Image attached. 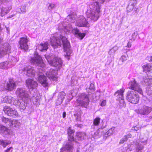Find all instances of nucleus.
I'll use <instances>...</instances> for the list:
<instances>
[{
  "mask_svg": "<svg viewBox=\"0 0 152 152\" xmlns=\"http://www.w3.org/2000/svg\"><path fill=\"white\" fill-rule=\"evenodd\" d=\"M50 40L51 45L54 48L60 47L63 45L64 50L66 52L65 56L67 57L68 59L69 60V57L71 56L72 51L70 48V43L67 38L61 35L60 38L53 36L50 38Z\"/></svg>",
  "mask_w": 152,
  "mask_h": 152,
  "instance_id": "f257e3e1",
  "label": "nucleus"
},
{
  "mask_svg": "<svg viewBox=\"0 0 152 152\" xmlns=\"http://www.w3.org/2000/svg\"><path fill=\"white\" fill-rule=\"evenodd\" d=\"M90 11L88 12L87 14V19H86L83 16H80L79 17L77 18L75 23V25L79 27H89L90 25L88 23L90 20H92L95 21L96 20H94L88 17V15H89Z\"/></svg>",
  "mask_w": 152,
  "mask_h": 152,
  "instance_id": "f03ea898",
  "label": "nucleus"
},
{
  "mask_svg": "<svg viewBox=\"0 0 152 152\" xmlns=\"http://www.w3.org/2000/svg\"><path fill=\"white\" fill-rule=\"evenodd\" d=\"M126 98L129 102L134 104L137 103L139 100L138 94L135 91L133 90L129 91L127 92Z\"/></svg>",
  "mask_w": 152,
  "mask_h": 152,
  "instance_id": "7ed1b4c3",
  "label": "nucleus"
},
{
  "mask_svg": "<svg viewBox=\"0 0 152 152\" xmlns=\"http://www.w3.org/2000/svg\"><path fill=\"white\" fill-rule=\"evenodd\" d=\"M45 57L47 60L49 64L52 66L56 67L59 68L62 66V61L61 59L60 58L54 57L53 60H51L53 56H50L48 55H45Z\"/></svg>",
  "mask_w": 152,
  "mask_h": 152,
  "instance_id": "20e7f679",
  "label": "nucleus"
},
{
  "mask_svg": "<svg viewBox=\"0 0 152 152\" xmlns=\"http://www.w3.org/2000/svg\"><path fill=\"white\" fill-rule=\"evenodd\" d=\"M31 63L40 66L42 71H45V65L42 62L41 57L37 53H35L34 57L31 58Z\"/></svg>",
  "mask_w": 152,
  "mask_h": 152,
  "instance_id": "39448f33",
  "label": "nucleus"
},
{
  "mask_svg": "<svg viewBox=\"0 0 152 152\" xmlns=\"http://www.w3.org/2000/svg\"><path fill=\"white\" fill-rule=\"evenodd\" d=\"M77 101L80 106L86 108L89 104L90 101L88 95L84 93L80 94Z\"/></svg>",
  "mask_w": 152,
  "mask_h": 152,
  "instance_id": "423d86ee",
  "label": "nucleus"
},
{
  "mask_svg": "<svg viewBox=\"0 0 152 152\" xmlns=\"http://www.w3.org/2000/svg\"><path fill=\"white\" fill-rule=\"evenodd\" d=\"M75 141L73 136H70L64 146L61 149L60 152H71L73 149V142Z\"/></svg>",
  "mask_w": 152,
  "mask_h": 152,
  "instance_id": "0eeeda50",
  "label": "nucleus"
},
{
  "mask_svg": "<svg viewBox=\"0 0 152 152\" xmlns=\"http://www.w3.org/2000/svg\"><path fill=\"white\" fill-rule=\"evenodd\" d=\"M129 88L132 89L134 91H136L140 94L142 95V91L140 88V85L135 79L130 81L128 84Z\"/></svg>",
  "mask_w": 152,
  "mask_h": 152,
  "instance_id": "6e6552de",
  "label": "nucleus"
},
{
  "mask_svg": "<svg viewBox=\"0 0 152 152\" xmlns=\"http://www.w3.org/2000/svg\"><path fill=\"white\" fill-rule=\"evenodd\" d=\"M3 111L5 114L12 117H16L18 115L16 110L8 106H5L4 107Z\"/></svg>",
  "mask_w": 152,
  "mask_h": 152,
  "instance_id": "1a4fd4ad",
  "label": "nucleus"
},
{
  "mask_svg": "<svg viewBox=\"0 0 152 152\" xmlns=\"http://www.w3.org/2000/svg\"><path fill=\"white\" fill-rule=\"evenodd\" d=\"M16 94L18 97L22 99H28L29 98L27 91L23 88H18L16 91Z\"/></svg>",
  "mask_w": 152,
  "mask_h": 152,
  "instance_id": "9d476101",
  "label": "nucleus"
},
{
  "mask_svg": "<svg viewBox=\"0 0 152 152\" xmlns=\"http://www.w3.org/2000/svg\"><path fill=\"white\" fill-rule=\"evenodd\" d=\"M28 41V39L26 36L21 38L19 41V44L20 45L19 48L20 49H23L25 50H27L28 48L27 42Z\"/></svg>",
  "mask_w": 152,
  "mask_h": 152,
  "instance_id": "9b49d317",
  "label": "nucleus"
},
{
  "mask_svg": "<svg viewBox=\"0 0 152 152\" xmlns=\"http://www.w3.org/2000/svg\"><path fill=\"white\" fill-rule=\"evenodd\" d=\"M28 99H18L15 100L13 103V105L19 108L20 110H23L26 109L27 106L26 101Z\"/></svg>",
  "mask_w": 152,
  "mask_h": 152,
  "instance_id": "f8f14e48",
  "label": "nucleus"
},
{
  "mask_svg": "<svg viewBox=\"0 0 152 152\" xmlns=\"http://www.w3.org/2000/svg\"><path fill=\"white\" fill-rule=\"evenodd\" d=\"M10 47L8 43L1 44L0 46V57H2L6 54L10 52Z\"/></svg>",
  "mask_w": 152,
  "mask_h": 152,
  "instance_id": "ddd939ff",
  "label": "nucleus"
},
{
  "mask_svg": "<svg viewBox=\"0 0 152 152\" xmlns=\"http://www.w3.org/2000/svg\"><path fill=\"white\" fill-rule=\"evenodd\" d=\"M152 111V108L144 105L141 109L136 110V112L139 114L146 115L149 114Z\"/></svg>",
  "mask_w": 152,
  "mask_h": 152,
  "instance_id": "4468645a",
  "label": "nucleus"
},
{
  "mask_svg": "<svg viewBox=\"0 0 152 152\" xmlns=\"http://www.w3.org/2000/svg\"><path fill=\"white\" fill-rule=\"evenodd\" d=\"M38 79L39 82L45 87L48 86V83L47 81V77L44 75V74L41 73L39 74Z\"/></svg>",
  "mask_w": 152,
  "mask_h": 152,
  "instance_id": "2eb2a0df",
  "label": "nucleus"
},
{
  "mask_svg": "<svg viewBox=\"0 0 152 152\" xmlns=\"http://www.w3.org/2000/svg\"><path fill=\"white\" fill-rule=\"evenodd\" d=\"M47 76L51 80L56 81L57 79V72L53 69H50L46 73Z\"/></svg>",
  "mask_w": 152,
  "mask_h": 152,
  "instance_id": "dca6fc26",
  "label": "nucleus"
},
{
  "mask_svg": "<svg viewBox=\"0 0 152 152\" xmlns=\"http://www.w3.org/2000/svg\"><path fill=\"white\" fill-rule=\"evenodd\" d=\"M23 71L26 72V75L30 77H33L35 73V71L30 67H24L22 69Z\"/></svg>",
  "mask_w": 152,
  "mask_h": 152,
  "instance_id": "f3484780",
  "label": "nucleus"
},
{
  "mask_svg": "<svg viewBox=\"0 0 152 152\" xmlns=\"http://www.w3.org/2000/svg\"><path fill=\"white\" fill-rule=\"evenodd\" d=\"M16 84L12 79H10L7 83L6 89L9 91H11L16 87Z\"/></svg>",
  "mask_w": 152,
  "mask_h": 152,
  "instance_id": "a211bd4d",
  "label": "nucleus"
},
{
  "mask_svg": "<svg viewBox=\"0 0 152 152\" xmlns=\"http://www.w3.org/2000/svg\"><path fill=\"white\" fill-rule=\"evenodd\" d=\"M27 86L30 89L36 88L37 86V82L31 79H29L26 80Z\"/></svg>",
  "mask_w": 152,
  "mask_h": 152,
  "instance_id": "6ab92c4d",
  "label": "nucleus"
},
{
  "mask_svg": "<svg viewBox=\"0 0 152 152\" xmlns=\"http://www.w3.org/2000/svg\"><path fill=\"white\" fill-rule=\"evenodd\" d=\"M72 32L75 36L80 38L82 39L85 36V34L80 32L79 30L77 28H75L72 31Z\"/></svg>",
  "mask_w": 152,
  "mask_h": 152,
  "instance_id": "aec40b11",
  "label": "nucleus"
},
{
  "mask_svg": "<svg viewBox=\"0 0 152 152\" xmlns=\"http://www.w3.org/2000/svg\"><path fill=\"white\" fill-rule=\"evenodd\" d=\"M10 7L5 6L1 9V16L3 17L8 13L11 9Z\"/></svg>",
  "mask_w": 152,
  "mask_h": 152,
  "instance_id": "412c9836",
  "label": "nucleus"
},
{
  "mask_svg": "<svg viewBox=\"0 0 152 152\" xmlns=\"http://www.w3.org/2000/svg\"><path fill=\"white\" fill-rule=\"evenodd\" d=\"M16 99H15L11 96L5 97L3 99L4 102L13 105V103Z\"/></svg>",
  "mask_w": 152,
  "mask_h": 152,
  "instance_id": "4be33fe9",
  "label": "nucleus"
},
{
  "mask_svg": "<svg viewBox=\"0 0 152 152\" xmlns=\"http://www.w3.org/2000/svg\"><path fill=\"white\" fill-rule=\"evenodd\" d=\"M86 137V134L85 133H83L79 132L77 133L76 138L74 141L77 142V140H83Z\"/></svg>",
  "mask_w": 152,
  "mask_h": 152,
  "instance_id": "5701e85b",
  "label": "nucleus"
},
{
  "mask_svg": "<svg viewBox=\"0 0 152 152\" xmlns=\"http://www.w3.org/2000/svg\"><path fill=\"white\" fill-rule=\"evenodd\" d=\"M48 42H42L38 47V49L40 51L46 50L48 48Z\"/></svg>",
  "mask_w": 152,
  "mask_h": 152,
  "instance_id": "b1692460",
  "label": "nucleus"
},
{
  "mask_svg": "<svg viewBox=\"0 0 152 152\" xmlns=\"http://www.w3.org/2000/svg\"><path fill=\"white\" fill-rule=\"evenodd\" d=\"M1 120L5 124L9 126H12V121L10 119L2 117L1 118Z\"/></svg>",
  "mask_w": 152,
  "mask_h": 152,
  "instance_id": "393cba45",
  "label": "nucleus"
},
{
  "mask_svg": "<svg viewBox=\"0 0 152 152\" xmlns=\"http://www.w3.org/2000/svg\"><path fill=\"white\" fill-rule=\"evenodd\" d=\"M141 83L142 85H147L148 87L152 84V79L151 78H146L143 79Z\"/></svg>",
  "mask_w": 152,
  "mask_h": 152,
  "instance_id": "a878e982",
  "label": "nucleus"
},
{
  "mask_svg": "<svg viewBox=\"0 0 152 152\" xmlns=\"http://www.w3.org/2000/svg\"><path fill=\"white\" fill-rule=\"evenodd\" d=\"M135 148L136 152H142V150L143 149L144 146L140 142H137L136 143Z\"/></svg>",
  "mask_w": 152,
  "mask_h": 152,
  "instance_id": "bb28decb",
  "label": "nucleus"
},
{
  "mask_svg": "<svg viewBox=\"0 0 152 152\" xmlns=\"http://www.w3.org/2000/svg\"><path fill=\"white\" fill-rule=\"evenodd\" d=\"M31 100L34 104L37 106L39 104L40 98L39 97L34 96L31 99Z\"/></svg>",
  "mask_w": 152,
  "mask_h": 152,
  "instance_id": "cd10ccee",
  "label": "nucleus"
},
{
  "mask_svg": "<svg viewBox=\"0 0 152 152\" xmlns=\"http://www.w3.org/2000/svg\"><path fill=\"white\" fill-rule=\"evenodd\" d=\"M115 128L112 127L104 134V136L106 137L110 136L113 134Z\"/></svg>",
  "mask_w": 152,
  "mask_h": 152,
  "instance_id": "c85d7f7f",
  "label": "nucleus"
},
{
  "mask_svg": "<svg viewBox=\"0 0 152 152\" xmlns=\"http://www.w3.org/2000/svg\"><path fill=\"white\" fill-rule=\"evenodd\" d=\"M124 91V88H122L120 90L116 92L115 95L117 96H118L119 97H123V93Z\"/></svg>",
  "mask_w": 152,
  "mask_h": 152,
  "instance_id": "c756f323",
  "label": "nucleus"
},
{
  "mask_svg": "<svg viewBox=\"0 0 152 152\" xmlns=\"http://www.w3.org/2000/svg\"><path fill=\"white\" fill-rule=\"evenodd\" d=\"M11 143V142L10 141L0 140V145H2L4 148H5L7 145L10 144Z\"/></svg>",
  "mask_w": 152,
  "mask_h": 152,
  "instance_id": "7c9ffc66",
  "label": "nucleus"
},
{
  "mask_svg": "<svg viewBox=\"0 0 152 152\" xmlns=\"http://www.w3.org/2000/svg\"><path fill=\"white\" fill-rule=\"evenodd\" d=\"M151 66L150 64H147L142 66L143 70L145 72H148L150 71L151 69Z\"/></svg>",
  "mask_w": 152,
  "mask_h": 152,
  "instance_id": "2f4dec72",
  "label": "nucleus"
},
{
  "mask_svg": "<svg viewBox=\"0 0 152 152\" xmlns=\"http://www.w3.org/2000/svg\"><path fill=\"white\" fill-rule=\"evenodd\" d=\"M147 139L146 137H142V136H140V137L139 141L138 142L141 143L144 145L147 144Z\"/></svg>",
  "mask_w": 152,
  "mask_h": 152,
  "instance_id": "473e14b6",
  "label": "nucleus"
},
{
  "mask_svg": "<svg viewBox=\"0 0 152 152\" xmlns=\"http://www.w3.org/2000/svg\"><path fill=\"white\" fill-rule=\"evenodd\" d=\"M100 119L99 117L95 118L94 120L93 124L92 125V127L94 128V126H98L100 123Z\"/></svg>",
  "mask_w": 152,
  "mask_h": 152,
  "instance_id": "72a5a7b5",
  "label": "nucleus"
},
{
  "mask_svg": "<svg viewBox=\"0 0 152 152\" xmlns=\"http://www.w3.org/2000/svg\"><path fill=\"white\" fill-rule=\"evenodd\" d=\"M102 128H99V129L98 130L94 133V137L97 138L101 135L102 134Z\"/></svg>",
  "mask_w": 152,
  "mask_h": 152,
  "instance_id": "f704fd0d",
  "label": "nucleus"
},
{
  "mask_svg": "<svg viewBox=\"0 0 152 152\" xmlns=\"http://www.w3.org/2000/svg\"><path fill=\"white\" fill-rule=\"evenodd\" d=\"M78 83V81L76 77H72L71 80V86H74Z\"/></svg>",
  "mask_w": 152,
  "mask_h": 152,
  "instance_id": "c9c22d12",
  "label": "nucleus"
},
{
  "mask_svg": "<svg viewBox=\"0 0 152 152\" xmlns=\"http://www.w3.org/2000/svg\"><path fill=\"white\" fill-rule=\"evenodd\" d=\"M66 19L68 20L69 22L73 23L75 22V17L74 15H69L67 16Z\"/></svg>",
  "mask_w": 152,
  "mask_h": 152,
  "instance_id": "e433bc0d",
  "label": "nucleus"
},
{
  "mask_svg": "<svg viewBox=\"0 0 152 152\" xmlns=\"http://www.w3.org/2000/svg\"><path fill=\"white\" fill-rule=\"evenodd\" d=\"M8 62L6 61L0 63V69H5L7 68Z\"/></svg>",
  "mask_w": 152,
  "mask_h": 152,
  "instance_id": "4c0bfd02",
  "label": "nucleus"
},
{
  "mask_svg": "<svg viewBox=\"0 0 152 152\" xmlns=\"http://www.w3.org/2000/svg\"><path fill=\"white\" fill-rule=\"evenodd\" d=\"M147 94L149 96H152V84L148 87Z\"/></svg>",
  "mask_w": 152,
  "mask_h": 152,
  "instance_id": "58836bf2",
  "label": "nucleus"
},
{
  "mask_svg": "<svg viewBox=\"0 0 152 152\" xmlns=\"http://www.w3.org/2000/svg\"><path fill=\"white\" fill-rule=\"evenodd\" d=\"M75 131L74 130H72L71 129V128L70 127L68 129V134L69 136L68 137V138L70 136H73L72 135V134Z\"/></svg>",
  "mask_w": 152,
  "mask_h": 152,
  "instance_id": "ea45409f",
  "label": "nucleus"
},
{
  "mask_svg": "<svg viewBox=\"0 0 152 152\" xmlns=\"http://www.w3.org/2000/svg\"><path fill=\"white\" fill-rule=\"evenodd\" d=\"M66 94L64 92H62L59 94L58 97L60 98L62 100H64Z\"/></svg>",
  "mask_w": 152,
  "mask_h": 152,
  "instance_id": "a19ab883",
  "label": "nucleus"
},
{
  "mask_svg": "<svg viewBox=\"0 0 152 152\" xmlns=\"http://www.w3.org/2000/svg\"><path fill=\"white\" fill-rule=\"evenodd\" d=\"M14 125L15 127H18L20 125V123L18 121H12V125Z\"/></svg>",
  "mask_w": 152,
  "mask_h": 152,
  "instance_id": "79ce46f5",
  "label": "nucleus"
},
{
  "mask_svg": "<svg viewBox=\"0 0 152 152\" xmlns=\"http://www.w3.org/2000/svg\"><path fill=\"white\" fill-rule=\"evenodd\" d=\"M128 57V56L127 54L126 55H123L121 57L120 59V60L122 62H123L127 59Z\"/></svg>",
  "mask_w": 152,
  "mask_h": 152,
  "instance_id": "37998d69",
  "label": "nucleus"
},
{
  "mask_svg": "<svg viewBox=\"0 0 152 152\" xmlns=\"http://www.w3.org/2000/svg\"><path fill=\"white\" fill-rule=\"evenodd\" d=\"M26 4H24L22 5L20 8L21 12H26Z\"/></svg>",
  "mask_w": 152,
  "mask_h": 152,
  "instance_id": "c03bdc74",
  "label": "nucleus"
},
{
  "mask_svg": "<svg viewBox=\"0 0 152 152\" xmlns=\"http://www.w3.org/2000/svg\"><path fill=\"white\" fill-rule=\"evenodd\" d=\"M63 101L60 98L58 97V98L56 100V104L58 105H59L62 103Z\"/></svg>",
  "mask_w": 152,
  "mask_h": 152,
  "instance_id": "a18cd8bd",
  "label": "nucleus"
},
{
  "mask_svg": "<svg viewBox=\"0 0 152 152\" xmlns=\"http://www.w3.org/2000/svg\"><path fill=\"white\" fill-rule=\"evenodd\" d=\"M72 28V26H64L63 27V28H62V29H64V31H70Z\"/></svg>",
  "mask_w": 152,
  "mask_h": 152,
  "instance_id": "49530a36",
  "label": "nucleus"
},
{
  "mask_svg": "<svg viewBox=\"0 0 152 152\" xmlns=\"http://www.w3.org/2000/svg\"><path fill=\"white\" fill-rule=\"evenodd\" d=\"M55 4H49V6H48V9L49 10H51L54 8L55 7Z\"/></svg>",
  "mask_w": 152,
  "mask_h": 152,
  "instance_id": "de8ad7c7",
  "label": "nucleus"
},
{
  "mask_svg": "<svg viewBox=\"0 0 152 152\" xmlns=\"http://www.w3.org/2000/svg\"><path fill=\"white\" fill-rule=\"evenodd\" d=\"M128 139L127 138V137L124 136V137L120 140V143L122 144L124 143V142L126 141Z\"/></svg>",
  "mask_w": 152,
  "mask_h": 152,
  "instance_id": "09e8293b",
  "label": "nucleus"
},
{
  "mask_svg": "<svg viewBox=\"0 0 152 152\" xmlns=\"http://www.w3.org/2000/svg\"><path fill=\"white\" fill-rule=\"evenodd\" d=\"M134 145L132 144H130L128 145V149L130 151L133 150L134 148Z\"/></svg>",
  "mask_w": 152,
  "mask_h": 152,
  "instance_id": "8fccbe9b",
  "label": "nucleus"
},
{
  "mask_svg": "<svg viewBox=\"0 0 152 152\" xmlns=\"http://www.w3.org/2000/svg\"><path fill=\"white\" fill-rule=\"evenodd\" d=\"M121 98V100L120 101V104H123L121 106H125L126 105V104L124 103V100L123 99V97H120Z\"/></svg>",
  "mask_w": 152,
  "mask_h": 152,
  "instance_id": "3c124183",
  "label": "nucleus"
},
{
  "mask_svg": "<svg viewBox=\"0 0 152 152\" xmlns=\"http://www.w3.org/2000/svg\"><path fill=\"white\" fill-rule=\"evenodd\" d=\"M115 51L113 49V48L110 50L108 52V53L110 55H113L115 53Z\"/></svg>",
  "mask_w": 152,
  "mask_h": 152,
  "instance_id": "603ef678",
  "label": "nucleus"
},
{
  "mask_svg": "<svg viewBox=\"0 0 152 152\" xmlns=\"http://www.w3.org/2000/svg\"><path fill=\"white\" fill-rule=\"evenodd\" d=\"M106 104V101L105 100H103L101 104V106L102 107L104 106Z\"/></svg>",
  "mask_w": 152,
  "mask_h": 152,
  "instance_id": "864d4df0",
  "label": "nucleus"
},
{
  "mask_svg": "<svg viewBox=\"0 0 152 152\" xmlns=\"http://www.w3.org/2000/svg\"><path fill=\"white\" fill-rule=\"evenodd\" d=\"M132 38L131 39H132L133 41L135 40L136 39V37L135 36V32H134L132 35Z\"/></svg>",
  "mask_w": 152,
  "mask_h": 152,
  "instance_id": "5fc2aeb1",
  "label": "nucleus"
},
{
  "mask_svg": "<svg viewBox=\"0 0 152 152\" xmlns=\"http://www.w3.org/2000/svg\"><path fill=\"white\" fill-rule=\"evenodd\" d=\"M112 48L116 52L118 49L119 47H118L117 45H116L114 46Z\"/></svg>",
  "mask_w": 152,
  "mask_h": 152,
  "instance_id": "6e6d98bb",
  "label": "nucleus"
},
{
  "mask_svg": "<svg viewBox=\"0 0 152 152\" xmlns=\"http://www.w3.org/2000/svg\"><path fill=\"white\" fill-rule=\"evenodd\" d=\"M139 129V128L136 126L132 127V129L133 130L137 131V130H138Z\"/></svg>",
  "mask_w": 152,
  "mask_h": 152,
  "instance_id": "4d7b16f0",
  "label": "nucleus"
},
{
  "mask_svg": "<svg viewBox=\"0 0 152 152\" xmlns=\"http://www.w3.org/2000/svg\"><path fill=\"white\" fill-rule=\"evenodd\" d=\"M125 136L127 137V138L128 139L129 138H131L132 137V135L130 134H128L127 135H125Z\"/></svg>",
  "mask_w": 152,
  "mask_h": 152,
  "instance_id": "13d9d810",
  "label": "nucleus"
},
{
  "mask_svg": "<svg viewBox=\"0 0 152 152\" xmlns=\"http://www.w3.org/2000/svg\"><path fill=\"white\" fill-rule=\"evenodd\" d=\"M15 15V14L10 15L9 16L7 17V18L9 19L10 18H12V17L14 16Z\"/></svg>",
  "mask_w": 152,
  "mask_h": 152,
  "instance_id": "bf43d9fd",
  "label": "nucleus"
},
{
  "mask_svg": "<svg viewBox=\"0 0 152 152\" xmlns=\"http://www.w3.org/2000/svg\"><path fill=\"white\" fill-rule=\"evenodd\" d=\"M12 148V147H10L9 148L7 149L6 150H5V151H6V152H9L10 151V149Z\"/></svg>",
  "mask_w": 152,
  "mask_h": 152,
  "instance_id": "052dcab7",
  "label": "nucleus"
},
{
  "mask_svg": "<svg viewBox=\"0 0 152 152\" xmlns=\"http://www.w3.org/2000/svg\"><path fill=\"white\" fill-rule=\"evenodd\" d=\"M131 47V44L130 42H128L127 45V47L130 48Z\"/></svg>",
  "mask_w": 152,
  "mask_h": 152,
  "instance_id": "680f3d73",
  "label": "nucleus"
},
{
  "mask_svg": "<svg viewBox=\"0 0 152 152\" xmlns=\"http://www.w3.org/2000/svg\"><path fill=\"white\" fill-rule=\"evenodd\" d=\"M94 87V85L92 83H91L90 84V88H91V89H93Z\"/></svg>",
  "mask_w": 152,
  "mask_h": 152,
  "instance_id": "e2e57ef3",
  "label": "nucleus"
},
{
  "mask_svg": "<svg viewBox=\"0 0 152 152\" xmlns=\"http://www.w3.org/2000/svg\"><path fill=\"white\" fill-rule=\"evenodd\" d=\"M66 116V113L65 112H64L63 113V118L65 117Z\"/></svg>",
  "mask_w": 152,
  "mask_h": 152,
  "instance_id": "0e129e2a",
  "label": "nucleus"
},
{
  "mask_svg": "<svg viewBox=\"0 0 152 152\" xmlns=\"http://www.w3.org/2000/svg\"><path fill=\"white\" fill-rule=\"evenodd\" d=\"M4 89L2 85H0V91H3Z\"/></svg>",
  "mask_w": 152,
  "mask_h": 152,
  "instance_id": "69168bd1",
  "label": "nucleus"
},
{
  "mask_svg": "<svg viewBox=\"0 0 152 152\" xmlns=\"http://www.w3.org/2000/svg\"><path fill=\"white\" fill-rule=\"evenodd\" d=\"M72 93L71 94V96H72L71 99H72L73 98V96L72 95Z\"/></svg>",
  "mask_w": 152,
  "mask_h": 152,
  "instance_id": "338daca9",
  "label": "nucleus"
},
{
  "mask_svg": "<svg viewBox=\"0 0 152 152\" xmlns=\"http://www.w3.org/2000/svg\"><path fill=\"white\" fill-rule=\"evenodd\" d=\"M151 61H152V57H151Z\"/></svg>",
  "mask_w": 152,
  "mask_h": 152,
  "instance_id": "774afa93",
  "label": "nucleus"
}]
</instances>
